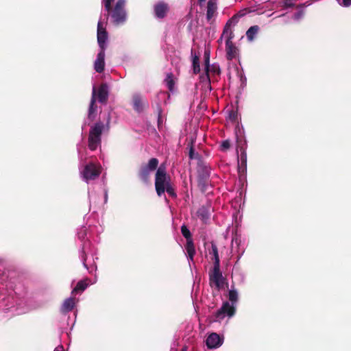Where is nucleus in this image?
Here are the masks:
<instances>
[{"label":"nucleus","instance_id":"nucleus-24","mask_svg":"<svg viewBox=\"0 0 351 351\" xmlns=\"http://www.w3.org/2000/svg\"><path fill=\"white\" fill-rule=\"evenodd\" d=\"M88 286V284L85 281H80L76 287L73 289L72 293H74L78 291H84Z\"/></svg>","mask_w":351,"mask_h":351},{"label":"nucleus","instance_id":"nucleus-29","mask_svg":"<svg viewBox=\"0 0 351 351\" xmlns=\"http://www.w3.org/2000/svg\"><path fill=\"white\" fill-rule=\"evenodd\" d=\"M125 3V0H118V1L116 3L115 8L123 9Z\"/></svg>","mask_w":351,"mask_h":351},{"label":"nucleus","instance_id":"nucleus-38","mask_svg":"<svg viewBox=\"0 0 351 351\" xmlns=\"http://www.w3.org/2000/svg\"><path fill=\"white\" fill-rule=\"evenodd\" d=\"M183 351H185V350H183Z\"/></svg>","mask_w":351,"mask_h":351},{"label":"nucleus","instance_id":"nucleus-13","mask_svg":"<svg viewBox=\"0 0 351 351\" xmlns=\"http://www.w3.org/2000/svg\"><path fill=\"white\" fill-rule=\"evenodd\" d=\"M112 17L117 23H121L125 19V12L123 9L114 8V12L112 14Z\"/></svg>","mask_w":351,"mask_h":351},{"label":"nucleus","instance_id":"nucleus-1","mask_svg":"<svg viewBox=\"0 0 351 351\" xmlns=\"http://www.w3.org/2000/svg\"><path fill=\"white\" fill-rule=\"evenodd\" d=\"M155 187L158 195L167 193L171 197H176L174 188L171 182V178L167 174L166 167L161 165L157 169L155 178Z\"/></svg>","mask_w":351,"mask_h":351},{"label":"nucleus","instance_id":"nucleus-36","mask_svg":"<svg viewBox=\"0 0 351 351\" xmlns=\"http://www.w3.org/2000/svg\"><path fill=\"white\" fill-rule=\"evenodd\" d=\"M206 0H199V3H202V2H204Z\"/></svg>","mask_w":351,"mask_h":351},{"label":"nucleus","instance_id":"nucleus-15","mask_svg":"<svg viewBox=\"0 0 351 351\" xmlns=\"http://www.w3.org/2000/svg\"><path fill=\"white\" fill-rule=\"evenodd\" d=\"M75 304V299L73 298H69L64 300L61 307V311L62 313H68L71 311Z\"/></svg>","mask_w":351,"mask_h":351},{"label":"nucleus","instance_id":"nucleus-22","mask_svg":"<svg viewBox=\"0 0 351 351\" xmlns=\"http://www.w3.org/2000/svg\"><path fill=\"white\" fill-rule=\"evenodd\" d=\"M211 247H212V250L210 253L213 255V258H214V261H215L214 265H216L217 267L219 265V254H218V250H217L216 245L214 243H212Z\"/></svg>","mask_w":351,"mask_h":351},{"label":"nucleus","instance_id":"nucleus-33","mask_svg":"<svg viewBox=\"0 0 351 351\" xmlns=\"http://www.w3.org/2000/svg\"><path fill=\"white\" fill-rule=\"evenodd\" d=\"M85 234H86V233H85V230L82 229V230H80V232H78V237H79L80 239H83V238L84 237Z\"/></svg>","mask_w":351,"mask_h":351},{"label":"nucleus","instance_id":"nucleus-21","mask_svg":"<svg viewBox=\"0 0 351 351\" xmlns=\"http://www.w3.org/2000/svg\"><path fill=\"white\" fill-rule=\"evenodd\" d=\"M96 101V88L94 86L93 88L92 97L90 101V104L88 110V117L90 118L93 116V114L95 112L96 108L94 107L95 103Z\"/></svg>","mask_w":351,"mask_h":351},{"label":"nucleus","instance_id":"nucleus-18","mask_svg":"<svg viewBox=\"0 0 351 351\" xmlns=\"http://www.w3.org/2000/svg\"><path fill=\"white\" fill-rule=\"evenodd\" d=\"M98 99L100 102H104L108 98V87L106 84H102L98 90Z\"/></svg>","mask_w":351,"mask_h":351},{"label":"nucleus","instance_id":"nucleus-19","mask_svg":"<svg viewBox=\"0 0 351 351\" xmlns=\"http://www.w3.org/2000/svg\"><path fill=\"white\" fill-rule=\"evenodd\" d=\"M186 250L190 261H193V256L195 254L194 244L192 240L186 241Z\"/></svg>","mask_w":351,"mask_h":351},{"label":"nucleus","instance_id":"nucleus-17","mask_svg":"<svg viewBox=\"0 0 351 351\" xmlns=\"http://www.w3.org/2000/svg\"><path fill=\"white\" fill-rule=\"evenodd\" d=\"M164 82L169 91L173 92L175 90L176 84V80L173 75L171 73H167Z\"/></svg>","mask_w":351,"mask_h":351},{"label":"nucleus","instance_id":"nucleus-30","mask_svg":"<svg viewBox=\"0 0 351 351\" xmlns=\"http://www.w3.org/2000/svg\"><path fill=\"white\" fill-rule=\"evenodd\" d=\"M230 143L229 141H228V140L223 141L221 143V149L223 150L228 149L230 147Z\"/></svg>","mask_w":351,"mask_h":351},{"label":"nucleus","instance_id":"nucleus-37","mask_svg":"<svg viewBox=\"0 0 351 351\" xmlns=\"http://www.w3.org/2000/svg\"><path fill=\"white\" fill-rule=\"evenodd\" d=\"M94 270V268H93L91 270H90V272H92Z\"/></svg>","mask_w":351,"mask_h":351},{"label":"nucleus","instance_id":"nucleus-4","mask_svg":"<svg viewBox=\"0 0 351 351\" xmlns=\"http://www.w3.org/2000/svg\"><path fill=\"white\" fill-rule=\"evenodd\" d=\"M101 171V165L93 162H90L80 169L81 178L87 183L98 178Z\"/></svg>","mask_w":351,"mask_h":351},{"label":"nucleus","instance_id":"nucleus-25","mask_svg":"<svg viewBox=\"0 0 351 351\" xmlns=\"http://www.w3.org/2000/svg\"><path fill=\"white\" fill-rule=\"evenodd\" d=\"M193 72L195 73H198L200 71L199 68V58L197 56H195L193 58Z\"/></svg>","mask_w":351,"mask_h":351},{"label":"nucleus","instance_id":"nucleus-32","mask_svg":"<svg viewBox=\"0 0 351 351\" xmlns=\"http://www.w3.org/2000/svg\"><path fill=\"white\" fill-rule=\"evenodd\" d=\"M229 118H230V119H231L232 121H235L236 120V113L233 111L230 112L229 114Z\"/></svg>","mask_w":351,"mask_h":351},{"label":"nucleus","instance_id":"nucleus-28","mask_svg":"<svg viewBox=\"0 0 351 351\" xmlns=\"http://www.w3.org/2000/svg\"><path fill=\"white\" fill-rule=\"evenodd\" d=\"M338 3L343 7H349L351 5V0H337Z\"/></svg>","mask_w":351,"mask_h":351},{"label":"nucleus","instance_id":"nucleus-34","mask_svg":"<svg viewBox=\"0 0 351 351\" xmlns=\"http://www.w3.org/2000/svg\"><path fill=\"white\" fill-rule=\"evenodd\" d=\"M82 261L84 267H86L87 269H89L87 267V265L86 264V256L84 254L82 256Z\"/></svg>","mask_w":351,"mask_h":351},{"label":"nucleus","instance_id":"nucleus-3","mask_svg":"<svg viewBox=\"0 0 351 351\" xmlns=\"http://www.w3.org/2000/svg\"><path fill=\"white\" fill-rule=\"evenodd\" d=\"M228 298L232 302L230 304L228 302L223 303L222 306L217 311L215 315V321L221 322L226 316L232 317L235 313L234 304L238 300V293L234 289H230L228 293Z\"/></svg>","mask_w":351,"mask_h":351},{"label":"nucleus","instance_id":"nucleus-7","mask_svg":"<svg viewBox=\"0 0 351 351\" xmlns=\"http://www.w3.org/2000/svg\"><path fill=\"white\" fill-rule=\"evenodd\" d=\"M211 285H214L218 289H221L224 285V279L219 271V265H214L213 271L210 275Z\"/></svg>","mask_w":351,"mask_h":351},{"label":"nucleus","instance_id":"nucleus-10","mask_svg":"<svg viewBox=\"0 0 351 351\" xmlns=\"http://www.w3.org/2000/svg\"><path fill=\"white\" fill-rule=\"evenodd\" d=\"M104 59L105 50H100L94 63V68L97 72L101 73L104 71L105 66Z\"/></svg>","mask_w":351,"mask_h":351},{"label":"nucleus","instance_id":"nucleus-16","mask_svg":"<svg viewBox=\"0 0 351 351\" xmlns=\"http://www.w3.org/2000/svg\"><path fill=\"white\" fill-rule=\"evenodd\" d=\"M217 10V4L215 0H209L207 5L206 17L208 20H210Z\"/></svg>","mask_w":351,"mask_h":351},{"label":"nucleus","instance_id":"nucleus-26","mask_svg":"<svg viewBox=\"0 0 351 351\" xmlns=\"http://www.w3.org/2000/svg\"><path fill=\"white\" fill-rule=\"evenodd\" d=\"M181 232L182 235L186 239V241L192 240L191 237V232L186 226H182L181 228Z\"/></svg>","mask_w":351,"mask_h":351},{"label":"nucleus","instance_id":"nucleus-35","mask_svg":"<svg viewBox=\"0 0 351 351\" xmlns=\"http://www.w3.org/2000/svg\"><path fill=\"white\" fill-rule=\"evenodd\" d=\"M192 154H193V151H192V149H191V152H190V158H193Z\"/></svg>","mask_w":351,"mask_h":351},{"label":"nucleus","instance_id":"nucleus-9","mask_svg":"<svg viewBox=\"0 0 351 351\" xmlns=\"http://www.w3.org/2000/svg\"><path fill=\"white\" fill-rule=\"evenodd\" d=\"M158 165V160L156 158H152L149 160L146 167H143L141 171V178L146 180L151 171L156 169Z\"/></svg>","mask_w":351,"mask_h":351},{"label":"nucleus","instance_id":"nucleus-11","mask_svg":"<svg viewBox=\"0 0 351 351\" xmlns=\"http://www.w3.org/2000/svg\"><path fill=\"white\" fill-rule=\"evenodd\" d=\"M132 106L135 111L141 112L144 109L145 101L139 94H134L132 96Z\"/></svg>","mask_w":351,"mask_h":351},{"label":"nucleus","instance_id":"nucleus-5","mask_svg":"<svg viewBox=\"0 0 351 351\" xmlns=\"http://www.w3.org/2000/svg\"><path fill=\"white\" fill-rule=\"evenodd\" d=\"M103 128L101 123H97L91 128L88 136V147L90 150H95L100 145Z\"/></svg>","mask_w":351,"mask_h":351},{"label":"nucleus","instance_id":"nucleus-8","mask_svg":"<svg viewBox=\"0 0 351 351\" xmlns=\"http://www.w3.org/2000/svg\"><path fill=\"white\" fill-rule=\"evenodd\" d=\"M223 343V339L215 332L211 333L206 339V346L209 348H217Z\"/></svg>","mask_w":351,"mask_h":351},{"label":"nucleus","instance_id":"nucleus-27","mask_svg":"<svg viewBox=\"0 0 351 351\" xmlns=\"http://www.w3.org/2000/svg\"><path fill=\"white\" fill-rule=\"evenodd\" d=\"M114 0H103L106 10L109 12L111 10V3Z\"/></svg>","mask_w":351,"mask_h":351},{"label":"nucleus","instance_id":"nucleus-31","mask_svg":"<svg viewBox=\"0 0 351 351\" xmlns=\"http://www.w3.org/2000/svg\"><path fill=\"white\" fill-rule=\"evenodd\" d=\"M302 15H303L302 12L300 11L298 13L294 14V19L298 20L302 17Z\"/></svg>","mask_w":351,"mask_h":351},{"label":"nucleus","instance_id":"nucleus-12","mask_svg":"<svg viewBox=\"0 0 351 351\" xmlns=\"http://www.w3.org/2000/svg\"><path fill=\"white\" fill-rule=\"evenodd\" d=\"M204 58H205V70L206 72V74L209 75V73L210 72H213L214 73L219 74V68L217 65H209V53H208L206 51H205L204 53Z\"/></svg>","mask_w":351,"mask_h":351},{"label":"nucleus","instance_id":"nucleus-23","mask_svg":"<svg viewBox=\"0 0 351 351\" xmlns=\"http://www.w3.org/2000/svg\"><path fill=\"white\" fill-rule=\"evenodd\" d=\"M258 27L257 25L252 26L246 32V36L250 40H252L254 36L258 32Z\"/></svg>","mask_w":351,"mask_h":351},{"label":"nucleus","instance_id":"nucleus-14","mask_svg":"<svg viewBox=\"0 0 351 351\" xmlns=\"http://www.w3.org/2000/svg\"><path fill=\"white\" fill-rule=\"evenodd\" d=\"M154 10L158 18H163L168 10V6L164 3H158L155 5Z\"/></svg>","mask_w":351,"mask_h":351},{"label":"nucleus","instance_id":"nucleus-20","mask_svg":"<svg viewBox=\"0 0 351 351\" xmlns=\"http://www.w3.org/2000/svg\"><path fill=\"white\" fill-rule=\"evenodd\" d=\"M247 167V155L245 152H242L239 160V171L244 173Z\"/></svg>","mask_w":351,"mask_h":351},{"label":"nucleus","instance_id":"nucleus-2","mask_svg":"<svg viewBox=\"0 0 351 351\" xmlns=\"http://www.w3.org/2000/svg\"><path fill=\"white\" fill-rule=\"evenodd\" d=\"M237 17V16H234L227 23L222 33V35L220 39L219 40V41H220L224 39L226 41V56L228 60H232L237 58L238 55V49L232 41L234 37V34L232 29L230 27V23L234 21Z\"/></svg>","mask_w":351,"mask_h":351},{"label":"nucleus","instance_id":"nucleus-6","mask_svg":"<svg viewBox=\"0 0 351 351\" xmlns=\"http://www.w3.org/2000/svg\"><path fill=\"white\" fill-rule=\"evenodd\" d=\"M107 16L105 17L104 21L100 19L97 24V42L100 47V50H105L106 49V41L108 38L107 32L106 31V23L105 21Z\"/></svg>","mask_w":351,"mask_h":351}]
</instances>
